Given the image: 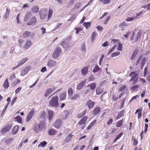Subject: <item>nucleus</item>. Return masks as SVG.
<instances>
[{
    "label": "nucleus",
    "instance_id": "864d4df0",
    "mask_svg": "<svg viewBox=\"0 0 150 150\" xmlns=\"http://www.w3.org/2000/svg\"><path fill=\"white\" fill-rule=\"evenodd\" d=\"M97 35V33L96 32H93L92 34V38H91V40L92 41H93L95 38H96Z\"/></svg>",
    "mask_w": 150,
    "mask_h": 150
},
{
    "label": "nucleus",
    "instance_id": "c756f323",
    "mask_svg": "<svg viewBox=\"0 0 150 150\" xmlns=\"http://www.w3.org/2000/svg\"><path fill=\"white\" fill-rule=\"evenodd\" d=\"M88 86H90V89L91 90H93L96 88V84L95 82H93V83L88 84Z\"/></svg>",
    "mask_w": 150,
    "mask_h": 150
},
{
    "label": "nucleus",
    "instance_id": "603ef678",
    "mask_svg": "<svg viewBox=\"0 0 150 150\" xmlns=\"http://www.w3.org/2000/svg\"><path fill=\"white\" fill-rule=\"evenodd\" d=\"M120 52H119L117 51L113 53L111 57H116L120 54Z\"/></svg>",
    "mask_w": 150,
    "mask_h": 150
},
{
    "label": "nucleus",
    "instance_id": "dca6fc26",
    "mask_svg": "<svg viewBox=\"0 0 150 150\" xmlns=\"http://www.w3.org/2000/svg\"><path fill=\"white\" fill-rule=\"evenodd\" d=\"M87 119V116H84L80 120V121L78 122V124L79 125H81L82 124H85L86 122Z\"/></svg>",
    "mask_w": 150,
    "mask_h": 150
},
{
    "label": "nucleus",
    "instance_id": "72a5a7b5",
    "mask_svg": "<svg viewBox=\"0 0 150 150\" xmlns=\"http://www.w3.org/2000/svg\"><path fill=\"white\" fill-rule=\"evenodd\" d=\"M4 87L5 88H7L9 86V84L8 82V79H7L5 81L3 85Z\"/></svg>",
    "mask_w": 150,
    "mask_h": 150
},
{
    "label": "nucleus",
    "instance_id": "c85d7f7f",
    "mask_svg": "<svg viewBox=\"0 0 150 150\" xmlns=\"http://www.w3.org/2000/svg\"><path fill=\"white\" fill-rule=\"evenodd\" d=\"M124 111L123 110H122L120 111L119 113L118 114V115H117L116 119V120H118L121 117H122V116L124 115Z\"/></svg>",
    "mask_w": 150,
    "mask_h": 150
},
{
    "label": "nucleus",
    "instance_id": "5701e85b",
    "mask_svg": "<svg viewBox=\"0 0 150 150\" xmlns=\"http://www.w3.org/2000/svg\"><path fill=\"white\" fill-rule=\"evenodd\" d=\"M100 109L99 107H97L93 111V114L94 115H96L98 114L100 111Z\"/></svg>",
    "mask_w": 150,
    "mask_h": 150
},
{
    "label": "nucleus",
    "instance_id": "3c124183",
    "mask_svg": "<svg viewBox=\"0 0 150 150\" xmlns=\"http://www.w3.org/2000/svg\"><path fill=\"white\" fill-rule=\"evenodd\" d=\"M100 69V67H99L98 65H96L95 66L94 68L93 71L94 73H96Z\"/></svg>",
    "mask_w": 150,
    "mask_h": 150
},
{
    "label": "nucleus",
    "instance_id": "5fc2aeb1",
    "mask_svg": "<svg viewBox=\"0 0 150 150\" xmlns=\"http://www.w3.org/2000/svg\"><path fill=\"white\" fill-rule=\"evenodd\" d=\"M95 79V78L93 75H91L88 78V81H94Z\"/></svg>",
    "mask_w": 150,
    "mask_h": 150
},
{
    "label": "nucleus",
    "instance_id": "20e7f679",
    "mask_svg": "<svg viewBox=\"0 0 150 150\" xmlns=\"http://www.w3.org/2000/svg\"><path fill=\"white\" fill-rule=\"evenodd\" d=\"M137 74L134 72H132L129 75V76L132 77L130 81L131 82L133 81V83L135 84L137 81Z\"/></svg>",
    "mask_w": 150,
    "mask_h": 150
},
{
    "label": "nucleus",
    "instance_id": "6ab92c4d",
    "mask_svg": "<svg viewBox=\"0 0 150 150\" xmlns=\"http://www.w3.org/2000/svg\"><path fill=\"white\" fill-rule=\"evenodd\" d=\"M57 131L53 128L50 129L48 132V133L50 135H54L57 133Z\"/></svg>",
    "mask_w": 150,
    "mask_h": 150
},
{
    "label": "nucleus",
    "instance_id": "2f4dec72",
    "mask_svg": "<svg viewBox=\"0 0 150 150\" xmlns=\"http://www.w3.org/2000/svg\"><path fill=\"white\" fill-rule=\"evenodd\" d=\"M39 8L38 6H34L31 9V10L33 13H36L39 10Z\"/></svg>",
    "mask_w": 150,
    "mask_h": 150
},
{
    "label": "nucleus",
    "instance_id": "bf43d9fd",
    "mask_svg": "<svg viewBox=\"0 0 150 150\" xmlns=\"http://www.w3.org/2000/svg\"><path fill=\"white\" fill-rule=\"evenodd\" d=\"M81 3H76L74 6V8L78 9L81 6Z\"/></svg>",
    "mask_w": 150,
    "mask_h": 150
},
{
    "label": "nucleus",
    "instance_id": "473e14b6",
    "mask_svg": "<svg viewBox=\"0 0 150 150\" xmlns=\"http://www.w3.org/2000/svg\"><path fill=\"white\" fill-rule=\"evenodd\" d=\"M47 144V142L44 141L43 142H41L38 145V147L40 148V147H44Z\"/></svg>",
    "mask_w": 150,
    "mask_h": 150
},
{
    "label": "nucleus",
    "instance_id": "b1692460",
    "mask_svg": "<svg viewBox=\"0 0 150 150\" xmlns=\"http://www.w3.org/2000/svg\"><path fill=\"white\" fill-rule=\"evenodd\" d=\"M53 89L52 88H49L47 89L45 92L44 96L45 97H47L53 91Z\"/></svg>",
    "mask_w": 150,
    "mask_h": 150
},
{
    "label": "nucleus",
    "instance_id": "412c9836",
    "mask_svg": "<svg viewBox=\"0 0 150 150\" xmlns=\"http://www.w3.org/2000/svg\"><path fill=\"white\" fill-rule=\"evenodd\" d=\"M30 32L26 31L22 35V37L24 38H26L29 37L31 35Z\"/></svg>",
    "mask_w": 150,
    "mask_h": 150
},
{
    "label": "nucleus",
    "instance_id": "423d86ee",
    "mask_svg": "<svg viewBox=\"0 0 150 150\" xmlns=\"http://www.w3.org/2000/svg\"><path fill=\"white\" fill-rule=\"evenodd\" d=\"M47 10L46 9H42L39 11V13L41 19H44L47 14Z\"/></svg>",
    "mask_w": 150,
    "mask_h": 150
},
{
    "label": "nucleus",
    "instance_id": "052dcab7",
    "mask_svg": "<svg viewBox=\"0 0 150 150\" xmlns=\"http://www.w3.org/2000/svg\"><path fill=\"white\" fill-rule=\"evenodd\" d=\"M16 78V76L15 74H13L11 76L9 77V79L10 81H12V80Z\"/></svg>",
    "mask_w": 150,
    "mask_h": 150
},
{
    "label": "nucleus",
    "instance_id": "a878e982",
    "mask_svg": "<svg viewBox=\"0 0 150 150\" xmlns=\"http://www.w3.org/2000/svg\"><path fill=\"white\" fill-rule=\"evenodd\" d=\"M85 81H83L80 82L76 87V88L78 90H80L83 87V86L85 83Z\"/></svg>",
    "mask_w": 150,
    "mask_h": 150
},
{
    "label": "nucleus",
    "instance_id": "69168bd1",
    "mask_svg": "<svg viewBox=\"0 0 150 150\" xmlns=\"http://www.w3.org/2000/svg\"><path fill=\"white\" fill-rule=\"evenodd\" d=\"M104 57V55L103 54H102L101 55V57L100 59V61L99 62V64L100 65L101 64V63L102 60H103V58Z\"/></svg>",
    "mask_w": 150,
    "mask_h": 150
},
{
    "label": "nucleus",
    "instance_id": "49530a36",
    "mask_svg": "<svg viewBox=\"0 0 150 150\" xmlns=\"http://www.w3.org/2000/svg\"><path fill=\"white\" fill-rule=\"evenodd\" d=\"M83 25L86 28V29H88L90 26V23L89 22H85L83 23Z\"/></svg>",
    "mask_w": 150,
    "mask_h": 150
},
{
    "label": "nucleus",
    "instance_id": "79ce46f5",
    "mask_svg": "<svg viewBox=\"0 0 150 150\" xmlns=\"http://www.w3.org/2000/svg\"><path fill=\"white\" fill-rule=\"evenodd\" d=\"M28 59V58L26 57L23 59L21 60L18 63V64L20 66H21L24 64L26 61H27Z\"/></svg>",
    "mask_w": 150,
    "mask_h": 150
},
{
    "label": "nucleus",
    "instance_id": "09e8293b",
    "mask_svg": "<svg viewBox=\"0 0 150 150\" xmlns=\"http://www.w3.org/2000/svg\"><path fill=\"white\" fill-rule=\"evenodd\" d=\"M21 81L18 79H16L15 81L13 82L12 83V86L16 85L20 82Z\"/></svg>",
    "mask_w": 150,
    "mask_h": 150
},
{
    "label": "nucleus",
    "instance_id": "9b49d317",
    "mask_svg": "<svg viewBox=\"0 0 150 150\" xmlns=\"http://www.w3.org/2000/svg\"><path fill=\"white\" fill-rule=\"evenodd\" d=\"M56 64V62L52 59H50L47 63V66L50 68L54 67Z\"/></svg>",
    "mask_w": 150,
    "mask_h": 150
},
{
    "label": "nucleus",
    "instance_id": "4c0bfd02",
    "mask_svg": "<svg viewBox=\"0 0 150 150\" xmlns=\"http://www.w3.org/2000/svg\"><path fill=\"white\" fill-rule=\"evenodd\" d=\"M46 115V113L44 111H43L41 113L40 115V117L42 119H45V118Z\"/></svg>",
    "mask_w": 150,
    "mask_h": 150
},
{
    "label": "nucleus",
    "instance_id": "ddd939ff",
    "mask_svg": "<svg viewBox=\"0 0 150 150\" xmlns=\"http://www.w3.org/2000/svg\"><path fill=\"white\" fill-rule=\"evenodd\" d=\"M62 121L61 119H58L53 123V126L57 129L59 128L62 125Z\"/></svg>",
    "mask_w": 150,
    "mask_h": 150
},
{
    "label": "nucleus",
    "instance_id": "e2e57ef3",
    "mask_svg": "<svg viewBox=\"0 0 150 150\" xmlns=\"http://www.w3.org/2000/svg\"><path fill=\"white\" fill-rule=\"evenodd\" d=\"M81 50L84 53H85L86 51V49L85 47V45H83L81 47Z\"/></svg>",
    "mask_w": 150,
    "mask_h": 150
},
{
    "label": "nucleus",
    "instance_id": "1a4fd4ad",
    "mask_svg": "<svg viewBox=\"0 0 150 150\" xmlns=\"http://www.w3.org/2000/svg\"><path fill=\"white\" fill-rule=\"evenodd\" d=\"M44 125V123L41 122L38 124L35 125L34 129L35 131L36 132H38L43 127Z\"/></svg>",
    "mask_w": 150,
    "mask_h": 150
},
{
    "label": "nucleus",
    "instance_id": "c9c22d12",
    "mask_svg": "<svg viewBox=\"0 0 150 150\" xmlns=\"http://www.w3.org/2000/svg\"><path fill=\"white\" fill-rule=\"evenodd\" d=\"M68 93L70 98L72 96L73 93V90L72 88H70L68 90Z\"/></svg>",
    "mask_w": 150,
    "mask_h": 150
},
{
    "label": "nucleus",
    "instance_id": "393cba45",
    "mask_svg": "<svg viewBox=\"0 0 150 150\" xmlns=\"http://www.w3.org/2000/svg\"><path fill=\"white\" fill-rule=\"evenodd\" d=\"M66 96V92H64L63 93H61L60 95V100L62 101L64 100Z\"/></svg>",
    "mask_w": 150,
    "mask_h": 150
},
{
    "label": "nucleus",
    "instance_id": "a211bd4d",
    "mask_svg": "<svg viewBox=\"0 0 150 150\" xmlns=\"http://www.w3.org/2000/svg\"><path fill=\"white\" fill-rule=\"evenodd\" d=\"M19 129V127L18 125H16L14 126L12 129V134L16 135L17 134Z\"/></svg>",
    "mask_w": 150,
    "mask_h": 150
},
{
    "label": "nucleus",
    "instance_id": "f3484780",
    "mask_svg": "<svg viewBox=\"0 0 150 150\" xmlns=\"http://www.w3.org/2000/svg\"><path fill=\"white\" fill-rule=\"evenodd\" d=\"M87 104L88 108L91 109L94 106L95 103L91 100H89L87 101Z\"/></svg>",
    "mask_w": 150,
    "mask_h": 150
},
{
    "label": "nucleus",
    "instance_id": "6e6552de",
    "mask_svg": "<svg viewBox=\"0 0 150 150\" xmlns=\"http://www.w3.org/2000/svg\"><path fill=\"white\" fill-rule=\"evenodd\" d=\"M60 48L58 47H56L55 51L53 54V58L54 59H56L60 55Z\"/></svg>",
    "mask_w": 150,
    "mask_h": 150
},
{
    "label": "nucleus",
    "instance_id": "de8ad7c7",
    "mask_svg": "<svg viewBox=\"0 0 150 150\" xmlns=\"http://www.w3.org/2000/svg\"><path fill=\"white\" fill-rule=\"evenodd\" d=\"M10 10L9 8H7L6 10V12L5 13V14L4 15V18H6L8 17L9 15V13H10Z\"/></svg>",
    "mask_w": 150,
    "mask_h": 150
},
{
    "label": "nucleus",
    "instance_id": "f03ea898",
    "mask_svg": "<svg viewBox=\"0 0 150 150\" xmlns=\"http://www.w3.org/2000/svg\"><path fill=\"white\" fill-rule=\"evenodd\" d=\"M58 97L57 96L52 97L49 103L50 106L53 107H57L59 106Z\"/></svg>",
    "mask_w": 150,
    "mask_h": 150
},
{
    "label": "nucleus",
    "instance_id": "0eeeda50",
    "mask_svg": "<svg viewBox=\"0 0 150 150\" xmlns=\"http://www.w3.org/2000/svg\"><path fill=\"white\" fill-rule=\"evenodd\" d=\"M71 38H69L62 42L61 45L64 49H67L69 47V42L68 41L70 40Z\"/></svg>",
    "mask_w": 150,
    "mask_h": 150
},
{
    "label": "nucleus",
    "instance_id": "0e129e2a",
    "mask_svg": "<svg viewBox=\"0 0 150 150\" xmlns=\"http://www.w3.org/2000/svg\"><path fill=\"white\" fill-rule=\"evenodd\" d=\"M135 19V17L128 18L126 19V21H131Z\"/></svg>",
    "mask_w": 150,
    "mask_h": 150
},
{
    "label": "nucleus",
    "instance_id": "e433bc0d",
    "mask_svg": "<svg viewBox=\"0 0 150 150\" xmlns=\"http://www.w3.org/2000/svg\"><path fill=\"white\" fill-rule=\"evenodd\" d=\"M96 122V120H93L92 122H91L90 124L88 127L87 129H91V127L95 124Z\"/></svg>",
    "mask_w": 150,
    "mask_h": 150
},
{
    "label": "nucleus",
    "instance_id": "4468645a",
    "mask_svg": "<svg viewBox=\"0 0 150 150\" xmlns=\"http://www.w3.org/2000/svg\"><path fill=\"white\" fill-rule=\"evenodd\" d=\"M12 126V125L9 124L7 125L4 127L1 130V132L2 133H4L8 131Z\"/></svg>",
    "mask_w": 150,
    "mask_h": 150
},
{
    "label": "nucleus",
    "instance_id": "cd10ccee",
    "mask_svg": "<svg viewBox=\"0 0 150 150\" xmlns=\"http://www.w3.org/2000/svg\"><path fill=\"white\" fill-rule=\"evenodd\" d=\"M88 68L87 67H84L81 70V72L83 75L86 74L88 73Z\"/></svg>",
    "mask_w": 150,
    "mask_h": 150
},
{
    "label": "nucleus",
    "instance_id": "f257e3e1",
    "mask_svg": "<svg viewBox=\"0 0 150 150\" xmlns=\"http://www.w3.org/2000/svg\"><path fill=\"white\" fill-rule=\"evenodd\" d=\"M18 41V45L20 47L25 50L28 49L32 44V41L30 40H27L25 43L24 40L23 39H19Z\"/></svg>",
    "mask_w": 150,
    "mask_h": 150
},
{
    "label": "nucleus",
    "instance_id": "c03bdc74",
    "mask_svg": "<svg viewBox=\"0 0 150 150\" xmlns=\"http://www.w3.org/2000/svg\"><path fill=\"white\" fill-rule=\"evenodd\" d=\"M79 93H76L74 94L72 97H70L71 99H78L79 98Z\"/></svg>",
    "mask_w": 150,
    "mask_h": 150
},
{
    "label": "nucleus",
    "instance_id": "58836bf2",
    "mask_svg": "<svg viewBox=\"0 0 150 150\" xmlns=\"http://www.w3.org/2000/svg\"><path fill=\"white\" fill-rule=\"evenodd\" d=\"M138 88V86L137 85H136L134 86H132L131 88V89L132 91L135 92L137 91Z\"/></svg>",
    "mask_w": 150,
    "mask_h": 150
},
{
    "label": "nucleus",
    "instance_id": "bb28decb",
    "mask_svg": "<svg viewBox=\"0 0 150 150\" xmlns=\"http://www.w3.org/2000/svg\"><path fill=\"white\" fill-rule=\"evenodd\" d=\"M63 24L62 23H58L53 29L54 30H56L60 29L62 27H63Z\"/></svg>",
    "mask_w": 150,
    "mask_h": 150
},
{
    "label": "nucleus",
    "instance_id": "13d9d810",
    "mask_svg": "<svg viewBox=\"0 0 150 150\" xmlns=\"http://www.w3.org/2000/svg\"><path fill=\"white\" fill-rule=\"evenodd\" d=\"M118 46L117 48V50L119 51H121L122 49V44L120 43H118Z\"/></svg>",
    "mask_w": 150,
    "mask_h": 150
},
{
    "label": "nucleus",
    "instance_id": "9d476101",
    "mask_svg": "<svg viewBox=\"0 0 150 150\" xmlns=\"http://www.w3.org/2000/svg\"><path fill=\"white\" fill-rule=\"evenodd\" d=\"M34 109H32L28 113L27 115L26 119V122H29L31 118L34 115Z\"/></svg>",
    "mask_w": 150,
    "mask_h": 150
},
{
    "label": "nucleus",
    "instance_id": "680f3d73",
    "mask_svg": "<svg viewBox=\"0 0 150 150\" xmlns=\"http://www.w3.org/2000/svg\"><path fill=\"white\" fill-rule=\"evenodd\" d=\"M75 18V16L74 15H72L70 18L67 20V21H71V22H72Z\"/></svg>",
    "mask_w": 150,
    "mask_h": 150
},
{
    "label": "nucleus",
    "instance_id": "f704fd0d",
    "mask_svg": "<svg viewBox=\"0 0 150 150\" xmlns=\"http://www.w3.org/2000/svg\"><path fill=\"white\" fill-rule=\"evenodd\" d=\"M72 136L71 134H70L69 135H68L65 138L64 142H70L71 140Z\"/></svg>",
    "mask_w": 150,
    "mask_h": 150
},
{
    "label": "nucleus",
    "instance_id": "2eb2a0df",
    "mask_svg": "<svg viewBox=\"0 0 150 150\" xmlns=\"http://www.w3.org/2000/svg\"><path fill=\"white\" fill-rule=\"evenodd\" d=\"M36 22V19L35 17L34 16L32 17L30 20L27 23V25H30L33 24H34Z\"/></svg>",
    "mask_w": 150,
    "mask_h": 150
},
{
    "label": "nucleus",
    "instance_id": "a19ab883",
    "mask_svg": "<svg viewBox=\"0 0 150 150\" xmlns=\"http://www.w3.org/2000/svg\"><path fill=\"white\" fill-rule=\"evenodd\" d=\"M52 13H53V12H52V9L50 8L49 9V11H48V19H49L52 16Z\"/></svg>",
    "mask_w": 150,
    "mask_h": 150
},
{
    "label": "nucleus",
    "instance_id": "aec40b11",
    "mask_svg": "<svg viewBox=\"0 0 150 150\" xmlns=\"http://www.w3.org/2000/svg\"><path fill=\"white\" fill-rule=\"evenodd\" d=\"M31 11H28L26 14L24 18V21H27L29 19L31 16Z\"/></svg>",
    "mask_w": 150,
    "mask_h": 150
},
{
    "label": "nucleus",
    "instance_id": "8fccbe9b",
    "mask_svg": "<svg viewBox=\"0 0 150 150\" xmlns=\"http://www.w3.org/2000/svg\"><path fill=\"white\" fill-rule=\"evenodd\" d=\"M31 68V67L30 65H28L25 67L24 70L26 71L27 73L29 71Z\"/></svg>",
    "mask_w": 150,
    "mask_h": 150
},
{
    "label": "nucleus",
    "instance_id": "37998d69",
    "mask_svg": "<svg viewBox=\"0 0 150 150\" xmlns=\"http://www.w3.org/2000/svg\"><path fill=\"white\" fill-rule=\"evenodd\" d=\"M123 133L121 132L118 135H117L115 139L114 142H115L118 139L120 138L123 135Z\"/></svg>",
    "mask_w": 150,
    "mask_h": 150
},
{
    "label": "nucleus",
    "instance_id": "ea45409f",
    "mask_svg": "<svg viewBox=\"0 0 150 150\" xmlns=\"http://www.w3.org/2000/svg\"><path fill=\"white\" fill-rule=\"evenodd\" d=\"M123 121L122 120H121L119 121L116 124V127H120L122 125Z\"/></svg>",
    "mask_w": 150,
    "mask_h": 150
},
{
    "label": "nucleus",
    "instance_id": "a18cd8bd",
    "mask_svg": "<svg viewBox=\"0 0 150 150\" xmlns=\"http://www.w3.org/2000/svg\"><path fill=\"white\" fill-rule=\"evenodd\" d=\"M15 119L16 120V121L18 123H21L22 120L20 116H17L15 118Z\"/></svg>",
    "mask_w": 150,
    "mask_h": 150
},
{
    "label": "nucleus",
    "instance_id": "7c9ffc66",
    "mask_svg": "<svg viewBox=\"0 0 150 150\" xmlns=\"http://www.w3.org/2000/svg\"><path fill=\"white\" fill-rule=\"evenodd\" d=\"M142 110L140 109H137L136 110L135 113L137 114L138 112V118L139 119L141 118L142 116Z\"/></svg>",
    "mask_w": 150,
    "mask_h": 150
},
{
    "label": "nucleus",
    "instance_id": "7ed1b4c3",
    "mask_svg": "<svg viewBox=\"0 0 150 150\" xmlns=\"http://www.w3.org/2000/svg\"><path fill=\"white\" fill-rule=\"evenodd\" d=\"M141 35V33L140 31L138 32L136 34H135L134 32H133V35L131 38V40L134 42L138 41Z\"/></svg>",
    "mask_w": 150,
    "mask_h": 150
},
{
    "label": "nucleus",
    "instance_id": "f8f14e48",
    "mask_svg": "<svg viewBox=\"0 0 150 150\" xmlns=\"http://www.w3.org/2000/svg\"><path fill=\"white\" fill-rule=\"evenodd\" d=\"M47 112L48 120L49 121H50L53 119L54 117V111L50 110H48Z\"/></svg>",
    "mask_w": 150,
    "mask_h": 150
},
{
    "label": "nucleus",
    "instance_id": "4be33fe9",
    "mask_svg": "<svg viewBox=\"0 0 150 150\" xmlns=\"http://www.w3.org/2000/svg\"><path fill=\"white\" fill-rule=\"evenodd\" d=\"M138 52V50L137 49L135 50L133 52V53L131 57V60H133L135 59V58L137 56Z\"/></svg>",
    "mask_w": 150,
    "mask_h": 150
},
{
    "label": "nucleus",
    "instance_id": "6e6d98bb",
    "mask_svg": "<svg viewBox=\"0 0 150 150\" xmlns=\"http://www.w3.org/2000/svg\"><path fill=\"white\" fill-rule=\"evenodd\" d=\"M100 2H103L104 4H108L110 2V0H101L100 1Z\"/></svg>",
    "mask_w": 150,
    "mask_h": 150
},
{
    "label": "nucleus",
    "instance_id": "39448f33",
    "mask_svg": "<svg viewBox=\"0 0 150 150\" xmlns=\"http://www.w3.org/2000/svg\"><path fill=\"white\" fill-rule=\"evenodd\" d=\"M146 60V59L145 57H144L142 59L139 57L137 61L136 64L137 65H140L142 68L145 64Z\"/></svg>",
    "mask_w": 150,
    "mask_h": 150
},
{
    "label": "nucleus",
    "instance_id": "4d7b16f0",
    "mask_svg": "<svg viewBox=\"0 0 150 150\" xmlns=\"http://www.w3.org/2000/svg\"><path fill=\"white\" fill-rule=\"evenodd\" d=\"M96 94L98 95L102 93V91L100 88H97L96 89Z\"/></svg>",
    "mask_w": 150,
    "mask_h": 150
},
{
    "label": "nucleus",
    "instance_id": "338daca9",
    "mask_svg": "<svg viewBox=\"0 0 150 150\" xmlns=\"http://www.w3.org/2000/svg\"><path fill=\"white\" fill-rule=\"evenodd\" d=\"M27 73L26 72V71L23 70V71H22L20 74V75L21 76H23L26 74Z\"/></svg>",
    "mask_w": 150,
    "mask_h": 150
},
{
    "label": "nucleus",
    "instance_id": "774afa93",
    "mask_svg": "<svg viewBox=\"0 0 150 150\" xmlns=\"http://www.w3.org/2000/svg\"><path fill=\"white\" fill-rule=\"evenodd\" d=\"M113 121V120L112 118H110L109 119L108 121L107 122V124L108 125L110 124Z\"/></svg>",
    "mask_w": 150,
    "mask_h": 150
}]
</instances>
